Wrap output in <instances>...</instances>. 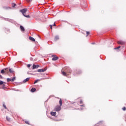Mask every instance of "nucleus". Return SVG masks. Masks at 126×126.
<instances>
[{
  "label": "nucleus",
  "instance_id": "19",
  "mask_svg": "<svg viewBox=\"0 0 126 126\" xmlns=\"http://www.w3.org/2000/svg\"><path fill=\"white\" fill-rule=\"evenodd\" d=\"M7 82H10V81H12V80H11V79L9 78H8L7 79Z\"/></svg>",
  "mask_w": 126,
  "mask_h": 126
},
{
  "label": "nucleus",
  "instance_id": "9",
  "mask_svg": "<svg viewBox=\"0 0 126 126\" xmlns=\"http://www.w3.org/2000/svg\"><path fill=\"white\" fill-rule=\"evenodd\" d=\"M30 79V78H27L26 79L24 80L23 82V83H26V82H27V81H29Z\"/></svg>",
  "mask_w": 126,
  "mask_h": 126
},
{
  "label": "nucleus",
  "instance_id": "35",
  "mask_svg": "<svg viewBox=\"0 0 126 126\" xmlns=\"http://www.w3.org/2000/svg\"><path fill=\"white\" fill-rule=\"evenodd\" d=\"M84 106H85V105H84V104H83L82 105H80V106H81V107H84Z\"/></svg>",
  "mask_w": 126,
  "mask_h": 126
},
{
  "label": "nucleus",
  "instance_id": "11",
  "mask_svg": "<svg viewBox=\"0 0 126 126\" xmlns=\"http://www.w3.org/2000/svg\"><path fill=\"white\" fill-rule=\"evenodd\" d=\"M29 39H30V40H31V41H32V42H35V38H34L32 37V36H30Z\"/></svg>",
  "mask_w": 126,
  "mask_h": 126
},
{
  "label": "nucleus",
  "instance_id": "20",
  "mask_svg": "<svg viewBox=\"0 0 126 126\" xmlns=\"http://www.w3.org/2000/svg\"><path fill=\"white\" fill-rule=\"evenodd\" d=\"M3 107H4V109H7V107H6V106L5 105V104H4V103H3Z\"/></svg>",
  "mask_w": 126,
  "mask_h": 126
},
{
  "label": "nucleus",
  "instance_id": "26",
  "mask_svg": "<svg viewBox=\"0 0 126 126\" xmlns=\"http://www.w3.org/2000/svg\"><path fill=\"white\" fill-rule=\"evenodd\" d=\"M25 123L26 124H27V125H30V124L29 123V122H28V121H25Z\"/></svg>",
  "mask_w": 126,
  "mask_h": 126
},
{
  "label": "nucleus",
  "instance_id": "1",
  "mask_svg": "<svg viewBox=\"0 0 126 126\" xmlns=\"http://www.w3.org/2000/svg\"><path fill=\"white\" fill-rule=\"evenodd\" d=\"M69 73H71V69H70V68H67V73L64 71L62 72V74L64 76H66V74H69Z\"/></svg>",
  "mask_w": 126,
  "mask_h": 126
},
{
  "label": "nucleus",
  "instance_id": "17",
  "mask_svg": "<svg viewBox=\"0 0 126 126\" xmlns=\"http://www.w3.org/2000/svg\"><path fill=\"white\" fill-rule=\"evenodd\" d=\"M11 5H12V7H13V8H14V7H15V6H16V4H15V3H12L11 4Z\"/></svg>",
  "mask_w": 126,
  "mask_h": 126
},
{
  "label": "nucleus",
  "instance_id": "22",
  "mask_svg": "<svg viewBox=\"0 0 126 126\" xmlns=\"http://www.w3.org/2000/svg\"><path fill=\"white\" fill-rule=\"evenodd\" d=\"M16 79V77H14L12 79H11L12 81H14V80Z\"/></svg>",
  "mask_w": 126,
  "mask_h": 126
},
{
  "label": "nucleus",
  "instance_id": "15",
  "mask_svg": "<svg viewBox=\"0 0 126 126\" xmlns=\"http://www.w3.org/2000/svg\"><path fill=\"white\" fill-rule=\"evenodd\" d=\"M59 103H60V106H63V102L62 101V99H60V101H59Z\"/></svg>",
  "mask_w": 126,
  "mask_h": 126
},
{
  "label": "nucleus",
  "instance_id": "39",
  "mask_svg": "<svg viewBox=\"0 0 126 126\" xmlns=\"http://www.w3.org/2000/svg\"><path fill=\"white\" fill-rule=\"evenodd\" d=\"M0 78H2V76L0 75Z\"/></svg>",
  "mask_w": 126,
  "mask_h": 126
},
{
  "label": "nucleus",
  "instance_id": "34",
  "mask_svg": "<svg viewBox=\"0 0 126 126\" xmlns=\"http://www.w3.org/2000/svg\"><path fill=\"white\" fill-rule=\"evenodd\" d=\"M79 110L82 111V110H83V108H80V109H79Z\"/></svg>",
  "mask_w": 126,
  "mask_h": 126
},
{
  "label": "nucleus",
  "instance_id": "33",
  "mask_svg": "<svg viewBox=\"0 0 126 126\" xmlns=\"http://www.w3.org/2000/svg\"><path fill=\"white\" fill-rule=\"evenodd\" d=\"M27 1H28V2H30V1H32V0H27Z\"/></svg>",
  "mask_w": 126,
  "mask_h": 126
},
{
  "label": "nucleus",
  "instance_id": "27",
  "mask_svg": "<svg viewBox=\"0 0 126 126\" xmlns=\"http://www.w3.org/2000/svg\"><path fill=\"white\" fill-rule=\"evenodd\" d=\"M120 48H121V46H118V47L117 48H115V50H117L118 49H120Z\"/></svg>",
  "mask_w": 126,
  "mask_h": 126
},
{
  "label": "nucleus",
  "instance_id": "31",
  "mask_svg": "<svg viewBox=\"0 0 126 126\" xmlns=\"http://www.w3.org/2000/svg\"><path fill=\"white\" fill-rule=\"evenodd\" d=\"M80 104H83V101H82V100H81L80 101Z\"/></svg>",
  "mask_w": 126,
  "mask_h": 126
},
{
  "label": "nucleus",
  "instance_id": "16",
  "mask_svg": "<svg viewBox=\"0 0 126 126\" xmlns=\"http://www.w3.org/2000/svg\"><path fill=\"white\" fill-rule=\"evenodd\" d=\"M97 125H99V126H102V125H103V121H100L97 123Z\"/></svg>",
  "mask_w": 126,
  "mask_h": 126
},
{
  "label": "nucleus",
  "instance_id": "37",
  "mask_svg": "<svg viewBox=\"0 0 126 126\" xmlns=\"http://www.w3.org/2000/svg\"><path fill=\"white\" fill-rule=\"evenodd\" d=\"M50 26L51 29H52V27H53V26L50 25Z\"/></svg>",
  "mask_w": 126,
  "mask_h": 126
},
{
  "label": "nucleus",
  "instance_id": "23",
  "mask_svg": "<svg viewBox=\"0 0 126 126\" xmlns=\"http://www.w3.org/2000/svg\"><path fill=\"white\" fill-rule=\"evenodd\" d=\"M2 84H3V81H0V85H2Z\"/></svg>",
  "mask_w": 126,
  "mask_h": 126
},
{
  "label": "nucleus",
  "instance_id": "25",
  "mask_svg": "<svg viewBox=\"0 0 126 126\" xmlns=\"http://www.w3.org/2000/svg\"><path fill=\"white\" fill-rule=\"evenodd\" d=\"M5 71H4V69H2L1 70V73H4Z\"/></svg>",
  "mask_w": 126,
  "mask_h": 126
},
{
  "label": "nucleus",
  "instance_id": "36",
  "mask_svg": "<svg viewBox=\"0 0 126 126\" xmlns=\"http://www.w3.org/2000/svg\"><path fill=\"white\" fill-rule=\"evenodd\" d=\"M30 61H33V58L32 57L30 58Z\"/></svg>",
  "mask_w": 126,
  "mask_h": 126
},
{
  "label": "nucleus",
  "instance_id": "18",
  "mask_svg": "<svg viewBox=\"0 0 126 126\" xmlns=\"http://www.w3.org/2000/svg\"><path fill=\"white\" fill-rule=\"evenodd\" d=\"M24 16H25V17H27V18H30V15H25Z\"/></svg>",
  "mask_w": 126,
  "mask_h": 126
},
{
  "label": "nucleus",
  "instance_id": "6",
  "mask_svg": "<svg viewBox=\"0 0 126 126\" xmlns=\"http://www.w3.org/2000/svg\"><path fill=\"white\" fill-rule=\"evenodd\" d=\"M40 65H35L34 64H33L32 65V69H35V68H38Z\"/></svg>",
  "mask_w": 126,
  "mask_h": 126
},
{
  "label": "nucleus",
  "instance_id": "13",
  "mask_svg": "<svg viewBox=\"0 0 126 126\" xmlns=\"http://www.w3.org/2000/svg\"><path fill=\"white\" fill-rule=\"evenodd\" d=\"M9 71L10 72V73H14V71L12 68H9Z\"/></svg>",
  "mask_w": 126,
  "mask_h": 126
},
{
  "label": "nucleus",
  "instance_id": "2",
  "mask_svg": "<svg viewBox=\"0 0 126 126\" xmlns=\"http://www.w3.org/2000/svg\"><path fill=\"white\" fill-rule=\"evenodd\" d=\"M62 108L60 105H57L55 108L54 110L56 111V112H60V111L61 110Z\"/></svg>",
  "mask_w": 126,
  "mask_h": 126
},
{
  "label": "nucleus",
  "instance_id": "21",
  "mask_svg": "<svg viewBox=\"0 0 126 126\" xmlns=\"http://www.w3.org/2000/svg\"><path fill=\"white\" fill-rule=\"evenodd\" d=\"M6 119L8 122H9L10 121V118H9L8 117H6Z\"/></svg>",
  "mask_w": 126,
  "mask_h": 126
},
{
  "label": "nucleus",
  "instance_id": "28",
  "mask_svg": "<svg viewBox=\"0 0 126 126\" xmlns=\"http://www.w3.org/2000/svg\"><path fill=\"white\" fill-rule=\"evenodd\" d=\"M122 110H123V111H126V107H123V108H122Z\"/></svg>",
  "mask_w": 126,
  "mask_h": 126
},
{
  "label": "nucleus",
  "instance_id": "24",
  "mask_svg": "<svg viewBox=\"0 0 126 126\" xmlns=\"http://www.w3.org/2000/svg\"><path fill=\"white\" fill-rule=\"evenodd\" d=\"M90 34V32H87V35H86V37H87V36H88Z\"/></svg>",
  "mask_w": 126,
  "mask_h": 126
},
{
  "label": "nucleus",
  "instance_id": "42",
  "mask_svg": "<svg viewBox=\"0 0 126 126\" xmlns=\"http://www.w3.org/2000/svg\"><path fill=\"white\" fill-rule=\"evenodd\" d=\"M92 45H95V43H94V42L92 43Z\"/></svg>",
  "mask_w": 126,
  "mask_h": 126
},
{
  "label": "nucleus",
  "instance_id": "3",
  "mask_svg": "<svg viewBox=\"0 0 126 126\" xmlns=\"http://www.w3.org/2000/svg\"><path fill=\"white\" fill-rule=\"evenodd\" d=\"M27 11V8H24L22 10H20V12H21L23 15L24 16L25 15V13H26Z\"/></svg>",
  "mask_w": 126,
  "mask_h": 126
},
{
  "label": "nucleus",
  "instance_id": "40",
  "mask_svg": "<svg viewBox=\"0 0 126 126\" xmlns=\"http://www.w3.org/2000/svg\"><path fill=\"white\" fill-rule=\"evenodd\" d=\"M53 26H56V24L55 23L53 24Z\"/></svg>",
  "mask_w": 126,
  "mask_h": 126
},
{
  "label": "nucleus",
  "instance_id": "10",
  "mask_svg": "<svg viewBox=\"0 0 126 126\" xmlns=\"http://www.w3.org/2000/svg\"><path fill=\"white\" fill-rule=\"evenodd\" d=\"M51 116H53V117H55L56 116L57 113L56 112H51L50 113Z\"/></svg>",
  "mask_w": 126,
  "mask_h": 126
},
{
  "label": "nucleus",
  "instance_id": "41",
  "mask_svg": "<svg viewBox=\"0 0 126 126\" xmlns=\"http://www.w3.org/2000/svg\"><path fill=\"white\" fill-rule=\"evenodd\" d=\"M7 20H8L9 21H11V20H10V19H7Z\"/></svg>",
  "mask_w": 126,
  "mask_h": 126
},
{
  "label": "nucleus",
  "instance_id": "38",
  "mask_svg": "<svg viewBox=\"0 0 126 126\" xmlns=\"http://www.w3.org/2000/svg\"><path fill=\"white\" fill-rule=\"evenodd\" d=\"M7 69H8V68H5L4 69V70H7Z\"/></svg>",
  "mask_w": 126,
  "mask_h": 126
},
{
  "label": "nucleus",
  "instance_id": "30",
  "mask_svg": "<svg viewBox=\"0 0 126 126\" xmlns=\"http://www.w3.org/2000/svg\"><path fill=\"white\" fill-rule=\"evenodd\" d=\"M39 80H36L34 82V84H36V83H37V82H38V81Z\"/></svg>",
  "mask_w": 126,
  "mask_h": 126
},
{
  "label": "nucleus",
  "instance_id": "4",
  "mask_svg": "<svg viewBox=\"0 0 126 126\" xmlns=\"http://www.w3.org/2000/svg\"><path fill=\"white\" fill-rule=\"evenodd\" d=\"M52 57H54L52 58V61H57V60H59V57H57L56 55H53Z\"/></svg>",
  "mask_w": 126,
  "mask_h": 126
},
{
  "label": "nucleus",
  "instance_id": "14",
  "mask_svg": "<svg viewBox=\"0 0 126 126\" xmlns=\"http://www.w3.org/2000/svg\"><path fill=\"white\" fill-rule=\"evenodd\" d=\"M35 91H36V89L35 88H32L31 90V92L32 93L35 92Z\"/></svg>",
  "mask_w": 126,
  "mask_h": 126
},
{
  "label": "nucleus",
  "instance_id": "7",
  "mask_svg": "<svg viewBox=\"0 0 126 126\" xmlns=\"http://www.w3.org/2000/svg\"><path fill=\"white\" fill-rule=\"evenodd\" d=\"M118 44H119L120 45H124V44H125V42L123 40H120L118 41Z\"/></svg>",
  "mask_w": 126,
  "mask_h": 126
},
{
  "label": "nucleus",
  "instance_id": "8",
  "mask_svg": "<svg viewBox=\"0 0 126 126\" xmlns=\"http://www.w3.org/2000/svg\"><path fill=\"white\" fill-rule=\"evenodd\" d=\"M20 29L22 31V32H25V29H24V27L22 26H20Z\"/></svg>",
  "mask_w": 126,
  "mask_h": 126
},
{
  "label": "nucleus",
  "instance_id": "12",
  "mask_svg": "<svg viewBox=\"0 0 126 126\" xmlns=\"http://www.w3.org/2000/svg\"><path fill=\"white\" fill-rule=\"evenodd\" d=\"M59 39H60V37H59L58 35L55 36V38H54L55 41H58V40H59Z\"/></svg>",
  "mask_w": 126,
  "mask_h": 126
},
{
  "label": "nucleus",
  "instance_id": "32",
  "mask_svg": "<svg viewBox=\"0 0 126 126\" xmlns=\"http://www.w3.org/2000/svg\"><path fill=\"white\" fill-rule=\"evenodd\" d=\"M27 66H28V67H30V66H31V64H28L27 65Z\"/></svg>",
  "mask_w": 126,
  "mask_h": 126
},
{
  "label": "nucleus",
  "instance_id": "5",
  "mask_svg": "<svg viewBox=\"0 0 126 126\" xmlns=\"http://www.w3.org/2000/svg\"><path fill=\"white\" fill-rule=\"evenodd\" d=\"M47 70V68L45 69H39L37 70L38 72H44V71H46Z\"/></svg>",
  "mask_w": 126,
  "mask_h": 126
},
{
  "label": "nucleus",
  "instance_id": "43",
  "mask_svg": "<svg viewBox=\"0 0 126 126\" xmlns=\"http://www.w3.org/2000/svg\"><path fill=\"white\" fill-rule=\"evenodd\" d=\"M16 91H18V90H17Z\"/></svg>",
  "mask_w": 126,
  "mask_h": 126
},
{
  "label": "nucleus",
  "instance_id": "29",
  "mask_svg": "<svg viewBox=\"0 0 126 126\" xmlns=\"http://www.w3.org/2000/svg\"><path fill=\"white\" fill-rule=\"evenodd\" d=\"M81 70H79L78 72V74H80L81 73Z\"/></svg>",
  "mask_w": 126,
  "mask_h": 126
}]
</instances>
